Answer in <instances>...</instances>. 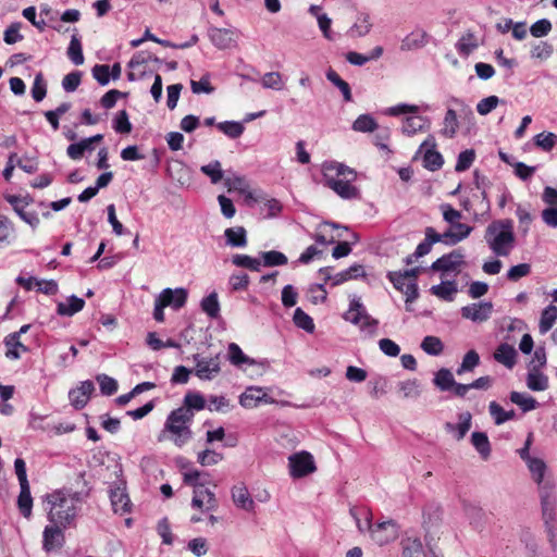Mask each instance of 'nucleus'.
I'll use <instances>...</instances> for the list:
<instances>
[{"mask_svg": "<svg viewBox=\"0 0 557 557\" xmlns=\"http://www.w3.org/2000/svg\"><path fill=\"white\" fill-rule=\"evenodd\" d=\"M425 238L423 242H421L413 253L416 259H419L425 255H428L432 246L436 243H444V238L442 237V234H438L433 227L429 226L425 228Z\"/></svg>", "mask_w": 557, "mask_h": 557, "instance_id": "26", "label": "nucleus"}, {"mask_svg": "<svg viewBox=\"0 0 557 557\" xmlns=\"http://www.w3.org/2000/svg\"><path fill=\"white\" fill-rule=\"evenodd\" d=\"M434 148L435 139L433 136H430L428 139H425L420 147V149H425L423 156V165L430 171L440 170L444 163L442 154Z\"/></svg>", "mask_w": 557, "mask_h": 557, "instance_id": "17", "label": "nucleus"}, {"mask_svg": "<svg viewBox=\"0 0 557 557\" xmlns=\"http://www.w3.org/2000/svg\"><path fill=\"white\" fill-rule=\"evenodd\" d=\"M517 350L509 344H500L494 352V359L508 369H512L517 361Z\"/></svg>", "mask_w": 557, "mask_h": 557, "instance_id": "28", "label": "nucleus"}, {"mask_svg": "<svg viewBox=\"0 0 557 557\" xmlns=\"http://www.w3.org/2000/svg\"><path fill=\"white\" fill-rule=\"evenodd\" d=\"M206 407V400L203 396L199 393H187L184 397V407L190 411L193 410H202Z\"/></svg>", "mask_w": 557, "mask_h": 557, "instance_id": "57", "label": "nucleus"}, {"mask_svg": "<svg viewBox=\"0 0 557 557\" xmlns=\"http://www.w3.org/2000/svg\"><path fill=\"white\" fill-rule=\"evenodd\" d=\"M401 557H425L422 542L418 537H407L401 541Z\"/></svg>", "mask_w": 557, "mask_h": 557, "instance_id": "38", "label": "nucleus"}, {"mask_svg": "<svg viewBox=\"0 0 557 557\" xmlns=\"http://www.w3.org/2000/svg\"><path fill=\"white\" fill-rule=\"evenodd\" d=\"M484 240L494 255L509 256L516 244L513 222L509 219L493 221L485 230Z\"/></svg>", "mask_w": 557, "mask_h": 557, "instance_id": "4", "label": "nucleus"}, {"mask_svg": "<svg viewBox=\"0 0 557 557\" xmlns=\"http://www.w3.org/2000/svg\"><path fill=\"white\" fill-rule=\"evenodd\" d=\"M216 126L223 134L233 139L240 137L245 131L244 125L236 121L221 122Z\"/></svg>", "mask_w": 557, "mask_h": 557, "instance_id": "48", "label": "nucleus"}, {"mask_svg": "<svg viewBox=\"0 0 557 557\" xmlns=\"http://www.w3.org/2000/svg\"><path fill=\"white\" fill-rule=\"evenodd\" d=\"M373 23L369 13L361 12L357 15L356 21L350 26L347 35L357 39L367 36L372 30Z\"/></svg>", "mask_w": 557, "mask_h": 557, "instance_id": "21", "label": "nucleus"}, {"mask_svg": "<svg viewBox=\"0 0 557 557\" xmlns=\"http://www.w3.org/2000/svg\"><path fill=\"white\" fill-rule=\"evenodd\" d=\"M7 201L12 205L13 210L16 214L27 224H29L33 228H36L39 225V218L36 212H27L21 206V198L17 196H8Z\"/></svg>", "mask_w": 557, "mask_h": 557, "instance_id": "31", "label": "nucleus"}, {"mask_svg": "<svg viewBox=\"0 0 557 557\" xmlns=\"http://www.w3.org/2000/svg\"><path fill=\"white\" fill-rule=\"evenodd\" d=\"M288 471L293 479H300L317 471L313 456L306 450L288 456Z\"/></svg>", "mask_w": 557, "mask_h": 557, "instance_id": "12", "label": "nucleus"}, {"mask_svg": "<svg viewBox=\"0 0 557 557\" xmlns=\"http://www.w3.org/2000/svg\"><path fill=\"white\" fill-rule=\"evenodd\" d=\"M433 384L442 392L450 391L455 385V379L450 370L446 368L440 369L433 379Z\"/></svg>", "mask_w": 557, "mask_h": 557, "instance_id": "41", "label": "nucleus"}, {"mask_svg": "<svg viewBox=\"0 0 557 557\" xmlns=\"http://www.w3.org/2000/svg\"><path fill=\"white\" fill-rule=\"evenodd\" d=\"M459 128V121L457 117V111L448 108L445 116L443 119V127L440 131V134L448 139H451L456 136Z\"/></svg>", "mask_w": 557, "mask_h": 557, "instance_id": "33", "label": "nucleus"}, {"mask_svg": "<svg viewBox=\"0 0 557 557\" xmlns=\"http://www.w3.org/2000/svg\"><path fill=\"white\" fill-rule=\"evenodd\" d=\"M458 418H459L458 424L447 422L445 424V430L448 433H453L457 441H460L466 436V434L468 433V431L471 428L472 416L470 412L466 411V412L460 413Z\"/></svg>", "mask_w": 557, "mask_h": 557, "instance_id": "29", "label": "nucleus"}, {"mask_svg": "<svg viewBox=\"0 0 557 557\" xmlns=\"http://www.w3.org/2000/svg\"><path fill=\"white\" fill-rule=\"evenodd\" d=\"M344 319L358 325L361 331L370 335L374 334L376 330L377 321L368 314L359 298L350 300L349 309L345 312Z\"/></svg>", "mask_w": 557, "mask_h": 557, "instance_id": "8", "label": "nucleus"}, {"mask_svg": "<svg viewBox=\"0 0 557 557\" xmlns=\"http://www.w3.org/2000/svg\"><path fill=\"white\" fill-rule=\"evenodd\" d=\"M442 283L431 287L432 295L445 301H453L456 293L458 292L456 281H447L442 278Z\"/></svg>", "mask_w": 557, "mask_h": 557, "instance_id": "34", "label": "nucleus"}, {"mask_svg": "<svg viewBox=\"0 0 557 557\" xmlns=\"http://www.w3.org/2000/svg\"><path fill=\"white\" fill-rule=\"evenodd\" d=\"M556 141L557 136L554 133H540L534 137L535 145L545 151L552 150Z\"/></svg>", "mask_w": 557, "mask_h": 557, "instance_id": "63", "label": "nucleus"}, {"mask_svg": "<svg viewBox=\"0 0 557 557\" xmlns=\"http://www.w3.org/2000/svg\"><path fill=\"white\" fill-rule=\"evenodd\" d=\"M421 348L428 355L438 356L443 352L444 345L440 337L429 335L422 339Z\"/></svg>", "mask_w": 557, "mask_h": 557, "instance_id": "46", "label": "nucleus"}, {"mask_svg": "<svg viewBox=\"0 0 557 557\" xmlns=\"http://www.w3.org/2000/svg\"><path fill=\"white\" fill-rule=\"evenodd\" d=\"M465 265V255L460 250H453L443 255L431 264V270L441 272V277L446 278L448 275H458Z\"/></svg>", "mask_w": 557, "mask_h": 557, "instance_id": "11", "label": "nucleus"}, {"mask_svg": "<svg viewBox=\"0 0 557 557\" xmlns=\"http://www.w3.org/2000/svg\"><path fill=\"white\" fill-rule=\"evenodd\" d=\"M15 238L16 232L12 221L5 215H0V247L13 244Z\"/></svg>", "mask_w": 557, "mask_h": 557, "instance_id": "37", "label": "nucleus"}, {"mask_svg": "<svg viewBox=\"0 0 557 557\" xmlns=\"http://www.w3.org/2000/svg\"><path fill=\"white\" fill-rule=\"evenodd\" d=\"M475 159L474 150L468 149L459 153L458 160L455 166L457 172H463L468 170Z\"/></svg>", "mask_w": 557, "mask_h": 557, "instance_id": "64", "label": "nucleus"}, {"mask_svg": "<svg viewBox=\"0 0 557 557\" xmlns=\"http://www.w3.org/2000/svg\"><path fill=\"white\" fill-rule=\"evenodd\" d=\"M94 391L95 385L91 381L87 380L81 382V384L77 387L69 392L71 405L76 409L84 408L87 405Z\"/></svg>", "mask_w": 557, "mask_h": 557, "instance_id": "18", "label": "nucleus"}, {"mask_svg": "<svg viewBox=\"0 0 557 557\" xmlns=\"http://www.w3.org/2000/svg\"><path fill=\"white\" fill-rule=\"evenodd\" d=\"M419 273L418 268H413L405 271L389 272L388 278L394 287L407 297V301H412L418 297V288L416 284V277Z\"/></svg>", "mask_w": 557, "mask_h": 557, "instance_id": "10", "label": "nucleus"}, {"mask_svg": "<svg viewBox=\"0 0 557 557\" xmlns=\"http://www.w3.org/2000/svg\"><path fill=\"white\" fill-rule=\"evenodd\" d=\"M224 186L227 188L228 193L238 191L240 195L245 196L246 200H255L249 184L244 176H227L224 178Z\"/></svg>", "mask_w": 557, "mask_h": 557, "instance_id": "25", "label": "nucleus"}, {"mask_svg": "<svg viewBox=\"0 0 557 557\" xmlns=\"http://www.w3.org/2000/svg\"><path fill=\"white\" fill-rule=\"evenodd\" d=\"M88 496L87 492H74L70 488L55 490L45 497L47 516L51 523L71 527L75 523L82 503Z\"/></svg>", "mask_w": 557, "mask_h": 557, "instance_id": "1", "label": "nucleus"}, {"mask_svg": "<svg viewBox=\"0 0 557 557\" xmlns=\"http://www.w3.org/2000/svg\"><path fill=\"white\" fill-rule=\"evenodd\" d=\"M85 306V301L74 295L69 297L65 302H59L57 306V313L59 315L72 317L79 312Z\"/></svg>", "mask_w": 557, "mask_h": 557, "instance_id": "36", "label": "nucleus"}, {"mask_svg": "<svg viewBox=\"0 0 557 557\" xmlns=\"http://www.w3.org/2000/svg\"><path fill=\"white\" fill-rule=\"evenodd\" d=\"M420 108L416 104H408V103H399L393 107L387 108L384 111V114L389 116H398L403 114H416L418 113Z\"/></svg>", "mask_w": 557, "mask_h": 557, "instance_id": "60", "label": "nucleus"}, {"mask_svg": "<svg viewBox=\"0 0 557 557\" xmlns=\"http://www.w3.org/2000/svg\"><path fill=\"white\" fill-rule=\"evenodd\" d=\"M261 85L267 89L281 90L283 89L284 82L278 72H269L262 76Z\"/></svg>", "mask_w": 557, "mask_h": 557, "instance_id": "56", "label": "nucleus"}, {"mask_svg": "<svg viewBox=\"0 0 557 557\" xmlns=\"http://www.w3.org/2000/svg\"><path fill=\"white\" fill-rule=\"evenodd\" d=\"M233 264L240 268H246L251 271L259 272L261 269V261L248 255H235L232 259Z\"/></svg>", "mask_w": 557, "mask_h": 557, "instance_id": "52", "label": "nucleus"}, {"mask_svg": "<svg viewBox=\"0 0 557 557\" xmlns=\"http://www.w3.org/2000/svg\"><path fill=\"white\" fill-rule=\"evenodd\" d=\"M471 443L483 459H487L491 455V445L488 437L483 432H473L471 434Z\"/></svg>", "mask_w": 557, "mask_h": 557, "instance_id": "42", "label": "nucleus"}, {"mask_svg": "<svg viewBox=\"0 0 557 557\" xmlns=\"http://www.w3.org/2000/svg\"><path fill=\"white\" fill-rule=\"evenodd\" d=\"M557 321V307L548 305L543 309L539 322V331L541 334H546Z\"/></svg>", "mask_w": 557, "mask_h": 557, "instance_id": "39", "label": "nucleus"}, {"mask_svg": "<svg viewBox=\"0 0 557 557\" xmlns=\"http://www.w3.org/2000/svg\"><path fill=\"white\" fill-rule=\"evenodd\" d=\"M96 380L103 395L110 396L117 391V382L113 377L107 374H99L96 376Z\"/></svg>", "mask_w": 557, "mask_h": 557, "instance_id": "58", "label": "nucleus"}, {"mask_svg": "<svg viewBox=\"0 0 557 557\" xmlns=\"http://www.w3.org/2000/svg\"><path fill=\"white\" fill-rule=\"evenodd\" d=\"M430 120L425 116L412 114L403 121L401 132L407 136H413L418 132L429 128Z\"/></svg>", "mask_w": 557, "mask_h": 557, "instance_id": "24", "label": "nucleus"}, {"mask_svg": "<svg viewBox=\"0 0 557 557\" xmlns=\"http://www.w3.org/2000/svg\"><path fill=\"white\" fill-rule=\"evenodd\" d=\"M428 44V35L423 30H414L408 34L400 44L401 51H412L423 48Z\"/></svg>", "mask_w": 557, "mask_h": 557, "instance_id": "32", "label": "nucleus"}, {"mask_svg": "<svg viewBox=\"0 0 557 557\" xmlns=\"http://www.w3.org/2000/svg\"><path fill=\"white\" fill-rule=\"evenodd\" d=\"M480 363V356L475 350H469L462 359L461 364L458 367L456 373L461 375L462 373L472 371Z\"/></svg>", "mask_w": 557, "mask_h": 557, "instance_id": "50", "label": "nucleus"}, {"mask_svg": "<svg viewBox=\"0 0 557 557\" xmlns=\"http://www.w3.org/2000/svg\"><path fill=\"white\" fill-rule=\"evenodd\" d=\"M193 360L195 363L194 374L201 381H212L221 373L222 358L220 354L209 357L195 354Z\"/></svg>", "mask_w": 557, "mask_h": 557, "instance_id": "9", "label": "nucleus"}, {"mask_svg": "<svg viewBox=\"0 0 557 557\" xmlns=\"http://www.w3.org/2000/svg\"><path fill=\"white\" fill-rule=\"evenodd\" d=\"M5 345V357L10 360H17L21 356L28 351V347L25 346L21 338H17L16 335L9 334L4 337Z\"/></svg>", "mask_w": 557, "mask_h": 557, "instance_id": "30", "label": "nucleus"}, {"mask_svg": "<svg viewBox=\"0 0 557 557\" xmlns=\"http://www.w3.org/2000/svg\"><path fill=\"white\" fill-rule=\"evenodd\" d=\"M193 419L194 412L188 409L177 408L173 410L168 416L164 429L159 434L158 441H171L175 446L183 447L191 440L193 432L189 424Z\"/></svg>", "mask_w": 557, "mask_h": 557, "instance_id": "3", "label": "nucleus"}, {"mask_svg": "<svg viewBox=\"0 0 557 557\" xmlns=\"http://www.w3.org/2000/svg\"><path fill=\"white\" fill-rule=\"evenodd\" d=\"M472 231V226L458 222L457 224L451 226L450 230L443 233L442 237L444 238V244L456 245L466 239L467 237H469Z\"/></svg>", "mask_w": 557, "mask_h": 557, "instance_id": "23", "label": "nucleus"}, {"mask_svg": "<svg viewBox=\"0 0 557 557\" xmlns=\"http://www.w3.org/2000/svg\"><path fill=\"white\" fill-rule=\"evenodd\" d=\"M294 323L299 329L312 333L314 331V323L310 315H308L301 308H297L293 317Z\"/></svg>", "mask_w": 557, "mask_h": 557, "instance_id": "54", "label": "nucleus"}, {"mask_svg": "<svg viewBox=\"0 0 557 557\" xmlns=\"http://www.w3.org/2000/svg\"><path fill=\"white\" fill-rule=\"evenodd\" d=\"M200 171L210 177L212 184H218L223 180V171L220 161H212L209 164L202 165Z\"/></svg>", "mask_w": 557, "mask_h": 557, "instance_id": "53", "label": "nucleus"}, {"mask_svg": "<svg viewBox=\"0 0 557 557\" xmlns=\"http://www.w3.org/2000/svg\"><path fill=\"white\" fill-rule=\"evenodd\" d=\"M371 539L380 546L386 545L398 537V528L392 520L370 527Z\"/></svg>", "mask_w": 557, "mask_h": 557, "instance_id": "14", "label": "nucleus"}, {"mask_svg": "<svg viewBox=\"0 0 557 557\" xmlns=\"http://www.w3.org/2000/svg\"><path fill=\"white\" fill-rule=\"evenodd\" d=\"M188 293L185 288L178 287L175 289L164 288L156 298L153 318L157 322L164 321V308L172 307L175 310L184 307L187 300Z\"/></svg>", "mask_w": 557, "mask_h": 557, "instance_id": "6", "label": "nucleus"}, {"mask_svg": "<svg viewBox=\"0 0 557 557\" xmlns=\"http://www.w3.org/2000/svg\"><path fill=\"white\" fill-rule=\"evenodd\" d=\"M67 527L59 525V523H51L47 525L42 533V547L46 552H51L60 548L64 544L63 530Z\"/></svg>", "mask_w": 557, "mask_h": 557, "instance_id": "15", "label": "nucleus"}, {"mask_svg": "<svg viewBox=\"0 0 557 557\" xmlns=\"http://www.w3.org/2000/svg\"><path fill=\"white\" fill-rule=\"evenodd\" d=\"M232 499L236 507L252 511L255 508V502L244 483L236 484L232 487Z\"/></svg>", "mask_w": 557, "mask_h": 557, "instance_id": "22", "label": "nucleus"}, {"mask_svg": "<svg viewBox=\"0 0 557 557\" xmlns=\"http://www.w3.org/2000/svg\"><path fill=\"white\" fill-rule=\"evenodd\" d=\"M67 57L75 65H82L84 63L83 48L77 34H73L69 48Z\"/></svg>", "mask_w": 557, "mask_h": 557, "instance_id": "45", "label": "nucleus"}, {"mask_svg": "<svg viewBox=\"0 0 557 557\" xmlns=\"http://www.w3.org/2000/svg\"><path fill=\"white\" fill-rule=\"evenodd\" d=\"M211 42L219 49H230L236 44V33L228 28H211L209 32Z\"/></svg>", "mask_w": 557, "mask_h": 557, "instance_id": "19", "label": "nucleus"}, {"mask_svg": "<svg viewBox=\"0 0 557 557\" xmlns=\"http://www.w3.org/2000/svg\"><path fill=\"white\" fill-rule=\"evenodd\" d=\"M325 185L343 199L359 197V189L351 183L357 178V173L349 166L338 162H325L322 166Z\"/></svg>", "mask_w": 557, "mask_h": 557, "instance_id": "2", "label": "nucleus"}, {"mask_svg": "<svg viewBox=\"0 0 557 557\" xmlns=\"http://www.w3.org/2000/svg\"><path fill=\"white\" fill-rule=\"evenodd\" d=\"M510 400L519 406L523 412L534 410L537 407L536 399L525 393L511 392Z\"/></svg>", "mask_w": 557, "mask_h": 557, "instance_id": "43", "label": "nucleus"}, {"mask_svg": "<svg viewBox=\"0 0 557 557\" xmlns=\"http://www.w3.org/2000/svg\"><path fill=\"white\" fill-rule=\"evenodd\" d=\"M47 94V85L44 79L42 73H37L32 87V97L35 101L39 102L44 100Z\"/></svg>", "mask_w": 557, "mask_h": 557, "instance_id": "59", "label": "nucleus"}, {"mask_svg": "<svg viewBox=\"0 0 557 557\" xmlns=\"http://www.w3.org/2000/svg\"><path fill=\"white\" fill-rule=\"evenodd\" d=\"M226 245L243 248L247 245V232L243 226L228 227L224 231Z\"/></svg>", "mask_w": 557, "mask_h": 557, "instance_id": "35", "label": "nucleus"}, {"mask_svg": "<svg viewBox=\"0 0 557 557\" xmlns=\"http://www.w3.org/2000/svg\"><path fill=\"white\" fill-rule=\"evenodd\" d=\"M525 384L532 392H544L549 387V380L543 369L531 366L528 368Z\"/></svg>", "mask_w": 557, "mask_h": 557, "instance_id": "20", "label": "nucleus"}, {"mask_svg": "<svg viewBox=\"0 0 557 557\" xmlns=\"http://www.w3.org/2000/svg\"><path fill=\"white\" fill-rule=\"evenodd\" d=\"M476 47V39L472 34L463 35L457 44V50L465 55L470 54Z\"/></svg>", "mask_w": 557, "mask_h": 557, "instance_id": "62", "label": "nucleus"}, {"mask_svg": "<svg viewBox=\"0 0 557 557\" xmlns=\"http://www.w3.org/2000/svg\"><path fill=\"white\" fill-rule=\"evenodd\" d=\"M399 391L405 398H418L422 392L421 385L416 379L400 382Z\"/></svg>", "mask_w": 557, "mask_h": 557, "instance_id": "55", "label": "nucleus"}, {"mask_svg": "<svg viewBox=\"0 0 557 557\" xmlns=\"http://www.w3.org/2000/svg\"><path fill=\"white\" fill-rule=\"evenodd\" d=\"M110 499L115 513H126L131 510V500L125 488L116 487L111 490Z\"/></svg>", "mask_w": 557, "mask_h": 557, "instance_id": "27", "label": "nucleus"}, {"mask_svg": "<svg viewBox=\"0 0 557 557\" xmlns=\"http://www.w3.org/2000/svg\"><path fill=\"white\" fill-rule=\"evenodd\" d=\"M201 472L198 470H190L183 473V481L185 484L194 487L191 507L198 509L201 513H210L218 508V500L215 494L205 487V482H200Z\"/></svg>", "mask_w": 557, "mask_h": 557, "instance_id": "5", "label": "nucleus"}, {"mask_svg": "<svg viewBox=\"0 0 557 557\" xmlns=\"http://www.w3.org/2000/svg\"><path fill=\"white\" fill-rule=\"evenodd\" d=\"M492 312L493 304L491 301H481L461 308L462 318L473 322H484L488 320Z\"/></svg>", "mask_w": 557, "mask_h": 557, "instance_id": "16", "label": "nucleus"}, {"mask_svg": "<svg viewBox=\"0 0 557 557\" xmlns=\"http://www.w3.org/2000/svg\"><path fill=\"white\" fill-rule=\"evenodd\" d=\"M223 455L211 449H205L198 454L197 460L203 467L218 465Z\"/></svg>", "mask_w": 557, "mask_h": 557, "instance_id": "61", "label": "nucleus"}, {"mask_svg": "<svg viewBox=\"0 0 557 557\" xmlns=\"http://www.w3.org/2000/svg\"><path fill=\"white\" fill-rule=\"evenodd\" d=\"M21 491L20 495L17 497V506L21 511V513L25 518H29L32 516V509H33V498L30 495V487L29 484L27 485H20Z\"/></svg>", "mask_w": 557, "mask_h": 557, "instance_id": "40", "label": "nucleus"}, {"mask_svg": "<svg viewBox=\"0 0 557 557\" xmlns=\"http://www.w3.org/2000/svg\"><path fill=\"white\" fill-rule=\"evenodd\" d=\"M528 469L532 474L533 480L540 486L541 500L543 507V515L545 518L552 517V502H550V486L544 482V474L546 471L545 462L540 458H533L527 462Z\"/></svg>", "mask_w": 557, "mask_h": 557, "instance_id": "7", "label": "nucleus"}, {"mask_svg": "<svg viewBox=\"0 0 557 557\" xmlns=\"http://www.w3.org/2000/svg\"><path fill=\"white\" fill-rule=\"evenodd\" d=\"M376 127L375 120L369 114L359 115L352 123V129L361 133L373 132Z\"/></svg>", "mask_w": 557, "mask_h": 557, "instance_id": "49", "label": "nucleus"}, {"mask_svg": "<svg viewBox=\"0 0 557 557\" xmlns=\"http://www.w3.org/2000/svg\"><path fill=\"white\" fill-rule=\"evenodd\" d=\"M268 388L248 386L239 396V404L246 409L258 407L261 403L275 404V399L268 395Z\"/></svg>", "mask_w": 557, "mask_h": 557, "instance_id": "13", "label": "nucleus"}, {"mask_svg": "<svg viewBox=\"0 0 557 557\" xmlns=\"http://www.w3.org/2000/svg\"><path fill=\"white\" fill-rule=\"evenodd\" d=\"M201 309L210 318H216L220 312V304L216 293H211L201 300Z\"/></svg>", "mask_w": 557, "mask_h": 557, "instance_id": "51", "label": "nucleus"}, {"mask_svg": "<svg viewBox=\"0 0 557 557\" xmlns=\"http://www.w3.org/2000/svg\"><path fill=\"white\" fill-rule=\"evenodd\" d=\"M228 360L236 367H240L242 364L253 366L256 363L255 360L246 356L242 348L235 343L228 345Z\"/></svg>", "mask_w": 557, "mask_h": 557, "instance_id": "44", "label": "nucleus"}, {"mask_svg": "<svg viewBox=\"0 0 557 557\" xmlns=\"http://www.w3.org/2000/svg\"><path fill=\"white\" fill-rule=\"evenodd\" d=\"M262 264L264 267L285 265L288 262L287 257L277 250L264 251L261 253Z\"/></svg>", "mask_w": 557, "mask_h": 557, "instance_id": "47", "label": "nucleus"}]
</instances>
